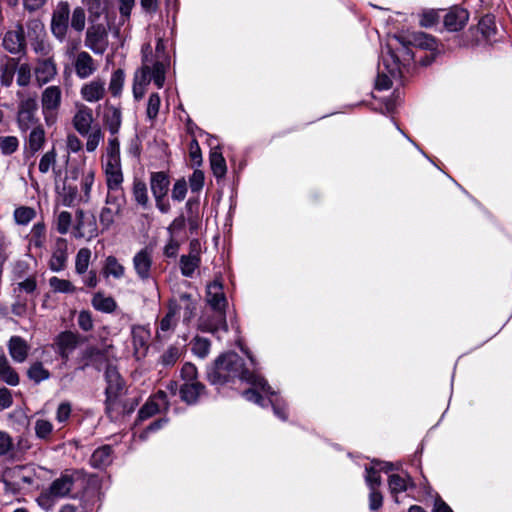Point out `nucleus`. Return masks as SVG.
<instances>
[{
	"label": "nucleus",
	"mask_w": 512,
	"mask_h": 512,
	"mask_svg": "<svg viewBox=\"0 0 512 512\" xmlns=\"http://www.w3.org/2000/svg\"><path fill=\"white\" fill-rule=\"evenodd\" d=\"M208 380L214 385H222L235 378L244 380L253 388L246 390L243 395L248 401H252L262 407L267 404L264 396L272 405L274 414L282 420L287 419L284 402L271 389L266 380L260 375L250 373L244 368L243 359L236 353H226L219 356L213 366L207 372Z\"/></svg>",
	"instance_id": "1"
},
{
	"label": "nucleus",
	"mask_w": 512,
	"mask_h": 512,
	"mask_svg": "<svg viewBox=\"0 0 512 512\" xmlns=\"http://www.w3.org/2000/svg\"><path fill=\"white\" fill-rule=\"evenodd\" d=\"M412 59L413 53L399 38H390L382 51L381 62L378 66L376 88L379 90L389 89L392 85V79L400 77L402 67Z\"/></svg>",
	"instance_id": "2"
},
{
	"label": "nucleus",
	"mask_w": 512,
	"mask_h": 512,
	"mask_svg": "<svg viewBox=\"0 0 512 512\" xmlns=\"http://www.w3.org/2000/svg\"><path fill=\"white\" fill-rule=\"evenodd\" d=\"M165 75L166 65L163 62L156 61L149 65L145 57L142 66L134 74L132 87L134 99L139 101L143 98L151 81L154 82L157 88H162L165 83Z\"/></svg>",
	"instance_id": "3"
},
{
	"label": "nucleus",
	"mask_w": 512,
	"mask_h": 512,
	"mask_svg": "<svg viewBox=\"0 0 512 512\" xmlns=\"http://www.w3.org/2000/svg\"><path fill=\"white\" fill-rule=\"evenodd\" d=\"M149 184L156 207L161 213H168L170 210V203L166 197L170 186L169 176L163 171L151 172Z\"/></svg>",
	"instance_id": "4"
},
{
	"label": "nucleus",
	"mask_w": 512,
	"mask_h": 512,
	"mask_svg": "<svg viewBox=\"0 0 512 512\" xmlns=\"http://www.w3.org/2000/svg\"><path fill=\"white\" fill-rule=\"evenodd\" d=\"M106 387V411L112 417V413L118 409V396L123 390V381L119 372L113 366H108L105 371Z\"/></svg>",
	"instance_id": "5"
},
{
	"label": "nucleus",
	"mask_w": 512,
	"mask_h": 512,
	"mask_svg": "<svg viewBox=\"0 0 512 512\" xmlns=\"http://www.w3.org/2000/svg\"><path fill=\"white\" fill-rule=\"evenodd\" d=\"M70 5L67 1H60L52 12L50 29L52 35L60 42L66 39L69 29Z\"/></svg>",
	"instance_id": "6"
},
{
	"label": "nucleus",
	"mask_w": 512,
	"mask_h": 512,
	"mask_svg": "<svg viewBox=\"0 0 512 512\" xmlns=\"http://www.w3.org/2000/svg\"><path fill=\"white\" fill-rule=\"evenodd\" d=\"M61 100L62 92L58 86H49L42 92V113L48 125L53 124L56 121Z\"/></svg>",
	"instance_id": "7"
},
{
	"label": "nucleus",
	"mask_w": 512,
	"mask_h": 512,
	"mask_svg": "<svg viewBox=\"0 0 512 512\" xmlns=\"http://www.w3.org/2000/svg\"><path fill=\"white\" fill-rule=\"evenodd\" d=\"M125 204V195L107 194L105 206L101 209L99 221L103 229H109L115 222L116 218L122 213Z\"/></svg>",
	"instance_id": "8"
},
{
	"label": "nucleus",
	"mask_w": 512,
	"mask_h": 512,
	"mask_svg": "<svg viewBox=\"0 0 512 512\" xmlns=\"http://www.w3.org/2000/svg\"><path fill=\"white\" fill-rule=\"evenodd\" d=\"M103 171L107 194L125 195L123 191L124 176L121 161H103Z\"/></svg>",
	"instance_id": "9"
},
{
	"label": "nucleus",
	"mask_w": 512,
	"mask_h": 512,
	"mask_svg": "<svg viewBox=\"0 0 512 512\" xmlns=\"http://www.w3.org/2000/svg\"><path fill=\"white\" fill-rule=\"evenodd\" d=\"M178 317L182 313L183 322L188 324L196 315L197 300L188 293H181L179 296L170 300L169 306Z\"/></svg>",
	"instance_id": "10"
},
{
	"label": "nucleus",
	"mask_w": 512,
	"mask_h": 512,
	"mask_svg": "<svg viewBox=\"0 0 512 512\" xmlns=\"http://www.w3.org/2000/svg\"><path fill=\"white\" fill-rule=\"evenodd\" d=\"M85 46L94 54L102 55L108 47V34L102 24L90 26L86 31Z\"/></svg>",
	"instance_id": "11"
},
{
	"label": "nucleus",
	"mask_w": 512,
	"mask_h": 512,
	"mask_svg": "<svg viewBox=\"0 0 512 512\" xmlns=\"http://www.w3.org/2000/svg\"><path fill=\"white\" fill-rule=\"evenodd\" d=\"M37 101L34 97H27L20 101L17 122L20 130L27 131L37 123Z\"/></svg>",
	"instance_id": "12"
},
{
	"label": "nucleus",
	"mask_w": 512,
	"mask_h": 512,
	"mask_svg": "<svg viewBox=\"0 0 512 512\" xmlns=\"http://www.w3.org/2000/svg\"><path fill=\"white\" fill-rule=\"evenodd\" d=\"M74 485V479L70 475H62L55 479L48 490L43 492L40 496V500L53 501L60 498L69 496Z\"/></svg>",
	"instance_id": "13"
},
{
	"label": "nucleus",
	"mask_w": 512,
	"mask_h": 512,
	"mask_svg": "<svg viewBox=\"0 0 512 512\" xmlns=\"http://www.w3.org/2000/svg\"><path fill=\"white\" fill-rule=\"evenodd\" d=\"M132 264L137 277L145 282L152 278L153 256L152 251L143 248L132 259Z\"/></svg>",
	"instance_id": "14"
},
{
	"label": "nucleus",
	"mask_w": 512,
	"mask_h": 512,
	"mask_svg": "<svg viewBox=\"0 0 512 512\" xmlns=\"http://www.w3.org/2000/svg\"><path fill=\"white\" fill-rule=\"evenodd\" d=\"M189 246V254L180 258V270L183 276L191 278L201 263V246L198 240H192Z\"/></svg>",
	"instance_id": "15"
},
{
	"label": "nucleus",
	"mask_w": 512,
	"mask_h": 512,
	"mask_svg": "<svg viewBox=\"0 0 512 512\" xmlns=\"http://www.w3.org/2000/svg\"><path fill=\"white\" fill-rule=\"evenodd\" d=\"M74 129L80 134L85 135L94 129L93 111L90 107L84 104L76 105V112L72 118Z\"/></svg>",
	"instance_id": "16"
},
{
	"label": "nucleus",
	"mask_w": 512,
	"mask_h": 512,
	"mask_svg": "<svg viewBox=\"0 0 512 512\" xmlns=\"http://www.w3.org/2000/svg\"><path fill=\"white\" fill-rule=\"evenodd\" d=\"M79 344V335L71 332H61L55 339L54 347L56 352L62 359L67 361L70 354L76 349Z\"/></svg>",
	"instance_id": "17"
},
{
	"label": "nucleus",
	"mask_w": 512,
	"mask_h": 512,
	"mask_svg": "<svg viewBox=\"0 0 512 512\" xmlns=\"http://www.w3.org/2000/svg\"><path fill=\"white\" fill-rule=\"evenodd\" d=\"M198 328L203 332L212 334H216L220 331L227 332L226 312L214 311L213 316H202L199 319Z\"/></svg>",
	"instance_id": "18"
},
{
	"label": "nucleus",
	"mask_w": 512,
	"mask_h": 512,
	"mask_svg": "<svg viewBox=\"0 0 512 512\" xmlns=\"http://www.w3.org/2000/svg\"><path fill=\"white\" fill-rule=\"evenodd\" d=\"M168 406L167 395L164 391L159 390L151 396L138 412V418L145 420Z\"/></svg>",
	"instance_id": "19"
},
{
	"label": "nucleus",
	"mask_w": 512,
	"mask_h": 512,
	"mask_svg": "<svg viewBox=\"0 0 512 512\" xmlns=\"http://www.w3.org/2000/svg\"><path fill=\"white\" fill-rule=\"evenodd\" d=\"M398 38V36H396ZM399 40L405 44V46L409 49V45H413L415 47L426 49L431 52H435L438 49V43L437 40L426 33L423 32H415L408 36V40H404L403 38L399 37ZM435 57V53L432 54V59L425 64L430 63Z\"/></svg>",
	"instance_id": "20"
},
{
	"label": "nucleus",
	"mask_w": 512,
	"mask_h": 512,
	"mask_svg": "<svg viewBox=\"0 0 512 512\" xmlns=\"http://www.w3.org/2000/svg\"><path fill=\"white\" fill-rule=\"evenodd\" d=\"M206 301L213 311H225L227 299L220 281L215 280L207 285Z\"/></svg>",
	"instance_id": "21"
},
{
	"label": "nucleus",
	"mask_w": 512,
	"mask_h": 512,
	"mask_svg": "<svg viewBox=\"0 0 512 512\" xmlns=\"http://www.w3.org/2000/svg\"><path fill=\"white\" fill-rule=\"evenodd\" d=\"M105 81L99 78L93 79L82 85L80 95L83 100L94 103L102 100L105 96Z\"/></svg>",
	"instance_id": "22"
},
{
	"label": "nucleus",
	"mask_w": 512,
	"mask_h": 512,
	"mask_svg": "<svg viewBox=\"0 0 512 512\" xmlns=\"http://www.w3.org/2000/svg\"><path fill=\"white\" fill-rule=\"evenodd\" d=\"M36 82L43 86L52 81L57 74V67L51 58L38 60L34 68Z\"/></svg>",
	"instance_id": "23"
},
{
	"label": "nucleus",
	"mask_w": 512,
	"mask_h": 512,
	"mask_svg": "<svg viewBox=\"0 0 512 512\" xmlns=\"http://www.w3.org/2000/svg\"><path fill=\"white\" fill-rule=\"evenodd\" d=\"M68 243L63 238H58L49 261V267L54 272L62 271L68 259Z\"/></svg>",
	"instance_id": "24"
},
{
	"label": "nucleus",
	"mask_w": 512,
	"mask_h": 512,
	"mask_svg": "<svg viewBox=\"0 0 512 512\" xmlns=\"http://www.w3.org/2000/svg\"><path fill=\"white\" fill-rule=\"evenodd\" d=\"M75 73L80 79L90 77L97 70V65L92 56L86 52H79L74 61Z\"/></svg>",
	"instance_id": "25"
},
{
	"label": "nucleus",
	"mask_w": 512,
	"mask_h": 512,
	"mask_svg": "<svg viewBox=\"0 0 512 512\" xmlns=\"http://www.w3.org/2000/svg\"><path fill=\"white\" fill-rule=\"evenodd\" d=\"M469 19V12L461 7H453L444 18L445 27L449 31H460Z\"/></svg>",
	"instance_id": "26"
},
{
	"label": "nucleus",
	"mask_w": 512,
	"mask_h": 512,
	"mask_svg": "<svg viewBox=\"0 0 512 512\" xmlns=\"http://www.w3.org/2000/svg\"><path fill=\"white\" fill-rule=\"evenodd\" d=\"M98 235V228L95 217L93 215L86 216L83 212H79L78 222L76 225V236L86 238L88 240Z\"/></svg>",
	"instance_id": "27"
},
{
	"label": "nucleus",
	"mask_w": 512,
	"mask_h": 512,
	"mask_svg": "<svg viewBox=\"0 0 512 512\" xmlns=\"http://www.w3.org/2000/svg\"><path fill=\"white\" fill-rule=\"evenodd\" d=\"M4 48L12 54L21 52L25 46L24 31L21 27L8 31L3 38Z\"/></svg>",
	"instance_id": "28"
},
{
	"label": "nucleus",
	"mask_w": 512,
	"mask_h": 512,
	"mask_svg": "<svg viewBox=\"0 0 512 512\" xmlns=\"http://www.w3.org/2000/svg\"><path fill=\"white\" fill-rule=\"evenodd\" d=\"M132 196L135 203L142 209L147 210L151 207V202L148 195V188L143 180L139 178H135L133 180Z\"/></svg>",
	"instance_id": "29"
},
{
	"label": "nucleus",
	"mask_w": 512,
	"mask_h": 512,
	"mask_svg": "<svg viewBox=\"0 0 512 512\" xmlns=\"http://www.w3.org/2000/svg\"><path fill=\"white\" fill-rule=\"evenodd\" d=\"M204 391L205 387L200 382L184 383L180 388L181 399L188 404H194Z\"/></svg>",
	"instance_id": "30"
},
{
	"label": "nucleus",
	"mask_w": 512,
	"mask_h": 512,
	"mask_svg": "<svg viewBox=\"0 0 512 512\" xmlns=\"http://www.w3.org/2000/svg\"><path fill=\"white\" fill-rule=\"evenodd\" d=\"M178 318V315L168 307L167 314L161 319L159 323V327L157 329V337L160 339L167 338L171 332L174 331Z\"/></svg>",
	"instance_id": "31"
},
{
	"label": "nucleus",
	"mask_w": 512,
	"mask_h": 512,
	"mask_svg": "<svg viewBox=\"0 0 512 512\" xmlns=\"http://www.w3.org/2000/svg\"><path fill=\"white\" fill-rule=\"evenodd\" d=\"M102 274L105 278L113 277L115 279H120L125 275V267L115 256L110 255L104 261Z\"/></svg>",
	"instance_id": "32"
},
{
	"label": "nucleus",
	"mask_w": 512,
	"mask_h": 512,
	"mask_svg": "<svg viewBox=\"0 0 512 512\" xmlns=\"http://www.w3.org/2000/svg\"><path fill=\"white\" fill-rule=\"evenodd\" d=\"M58 194L64 206H72L77 200H79L77 185L69 179H65L62 188L58 191Z\"/></svg>",
	"instance_id": "33"
},
{
	"label": "nucleus",
	"mask_w": 512,
	"mask_h": 512,
	"mask_svg": "<svg viewBox=\"0 0 512 512\" xmlns=\"http://www.w3.org/2000/svg\"><path fill=\"white\" fill-rule=\"evenodd\" d=\"M9 353L17 362H23L28 353V345L21 337L14 336L9 341Z\"/></svg>",
	"instance_id": "34"
},
{
	"label": "nucleus",
	"mask_w": 512,
	"mask_h": 512,
	"mask_svg": "<svg viewBox=\"0 0 512 512\" xmlns=\"http://www.w3.org/2000/svg\"><path fill=\"white\" fill-rule=\"evenodd\" d=\"M149 339V332L141 326L132 329V341L135 348V354L144 355L147 349Z\"/></svg>",
	"instance_id": "35"
},
{
	"label": "nucleus",
	"mask_w": 512,
	"mask_h": 512,
	"mask_svg": "<svg viewBox=\"0 0 512 512\" xmlns=\"http://www.w3.org/2000/svg\"><path fill=\"white\" fill-rule=\"evenodd\" d=\"M104 122L112 135H116L121 127L122 115L120 109L108 107L104 113Z\"/></svg>",
	"instance_id": "36"
},
{
	"label": "nucleus",
	"mask_w": 512,
	"mask_h": 512,
	"mask_svg": "<svg viewBox=\"0 0 512 512\" xmlns=\"http://www.w3.org/2000/svg\"><path fill=\"white\" fill-rule=\"evenodd\" d=\"M210 165L216 178L225 176L227 171L226 161L218 147L212 149L210 152Z\"/></svg>",
	"instance_id": "37"
},
{
	"label": "nucleus",
	"mask_w": 512,
	"mask_h": 512,
	"mask_svg": "<svg viewBox=\"0 0 512 512\" xmlns=\"http://www.w3.org/2000/svg\"><path fill=\"white\" fill-rule=\"evenodd\" d=\"M95 180V172L90 169L81 178L79 201L88 203L91 199V190Z\"/></svg>",
	"instance_id": "38"
},
{
	"label": "nucleus",
	"mask_w": 512,
	"mask_h": 512,
	"mask_svg": "<svg viewBox=\"0 0 512 512\" xmlns=\"http://www.w3.org/2000/svg\"><path fill=\"white\" fill-rule=\"evenodd\" d=\"M111 454L112 449L110 446H102L93 452L90 463L94 468L106 467L112 461Z\"/></svg>",
	"instance_id": "39"
},
{
	"label": "nucleus",
	"mask_w": 512,
	"mask_h": 512,
	"mask_svg": "<svg viewBox=\"0 0 512 512\" xmlns=\"http://www.w3.org/2000/svg\"><path fill=\"white\" fill-rule=\"evenodd\" d=\"M93 307L101 312L111 313L115 311L117 304L114 298L105 296L102 293H96L92 298Z\"/></svg>",
	"instance_id": "40"
},
{
	"label": "nucleus",
	"mask_w": 512,
	"mask_h": 512,
	"mask_svg": "<svg viewBox=\"0 0 512 512\" xmlns=\"http://www.w3.org/2000/svg\"><path fill=\"white\" fill-rule=\"evenodd\" d=\"M0 380L9 385L15 386L19 383L17 373L9 366L4 355H0Z\"/></svg>",
	"instance_id": "41"
},
{
	"label": "nucleus",
	"mask_w": 512,
	"mask_h": 512,
	"mask_svg": "<svg viewBox=\"0 0 512 512\" xmlns=\"http://www.w3.org/2000/svg\"><path fill=\"white\" fill-rule=\"evenodd\" d=\"M388 485L392 494L404 492L408 489L412 482L409 476H401L398 474H392L389 476Z\"/></svg>",
	"instance_id": "42"
},
{
	"label": "nucleus",
	"mask_w": 512,
	"mask_h": 512,
	"mask_svg": "<svg viewBox=\"0 0 512 512\" xmlns=\"http://www.w3.org/2000/svg\"><path fill=\"white\" fill-rule=\"evenodd\" d=\"M54 426L51 421L44 418H37L34 424L35 435L38 439L48 441L51 439Z\"/></svg>",
	"instance_id": "43"
},
{
	"label": "nucleus",
	"mask_w": 512,
	"mask_h": 512,
	"mask_svg": "<svg viewBox=\"0 0 512 512\" xmlns=\"http://www.w3.org/2000/svg\"><path fill=\"white\" fill-rule=\"evenodd\" d=\"M45 142V132L41 126L32 129L28 139L29 150L32 153L39 151Z\"/></svg>",
	"instance_id": "44"
},
{
	"label": "nucleus",
	"mask_w": 512,
	"mask_h": 512,
	"mask_svg": "<svg viewBox=\"0 0 512 512\" xmlns=\"http://www.w3.org/2000/svg\"><path fill=\"white\" fill-rule=\"evenodd\" d=\"M36 216V211L32 207L20 206L14 210L13 218L18 225H27Z\"/></svg>",
	"instance_id": "45"
},
{
	"label": "nucleus",
	"mask_w": 512,
	"mask_h": 512,
	"mask_svg": "<svg viewBox=\"0 0 512 512\" xmlns=\"http://www.w3.org/2000/svg\"><path fill=\"white\" fill-rule=\"evenodd\" d=\"M211 342L209 339L196 336L191 341L192 352L199 358H205L210 352Z\"/></svg>",
	"instance_id": "46"
},
{
	"label": "nucleus",
	"mask_w": 512,
	"mask_h": 512,
	"mask_svg": "<svg viewBox=\"0 0 512 512\" xmlns=\"http://www.w3.org/2000/svg\"><path fill=\"white\" fill-rule=\"evenodd\" d=\"M91 258V251L88 248H81L76 255L75 271L79 275L87 272Z\"/></svg>",
	"instance_id": "47"
},
{
	"label": "nucleus",
	"mask_w": 512,
	"mask_h": 512,
	"mask_svg": "<svg viewBox=\"0 0 512 512\" xmlns=\"http://www.w3.org/2000/svg\"><path fill=\"white\" fill-rule=\"evenodd\" d=\"M16 74V60L9 59L1 68L0 82L4 87H9L13 83Z\"/></svg>",
	"instance_id": "48"
},
{
	"label": "nucleus",
	"mask_w": 512,
	"mask_h": 512,
	"mask_svg": "<svg viewBox=\"0 0 512 512\" xmlns=\"http://www.w3.org/2000/svg\"><path fill=\"white\" fill-rule=\"evenodd\" d=\"M16 484L20 489L38 487V482L37 478L35 477V474L32 472V470H26L24 468L20 469Z\"/></svg>",
	"instance_id": "49"
},
{
	"label": "nucleus",
	"mask_w": 512,
	"mask_h": 512,
	"mask_svg": "<svg viewBox=\"0 0 512 512\" xmlns=\"http://www.w3.org/2000/svg\"><path fill=\"white\" fill-rule=\"evenodd\" d=\"M83 136L87 138L86 150L88 152H94L104 138V135L99 125H95L94 129H92L90 132Z\"/></svg>",
	"instance_id": "50"
},
{
	"label": "nucleus",
	"mask_w": 512,
	"mask_h": 512,
	"mask_svg": "<svg viewBox=\"0 0 512 512\" xmlns=\"http://www.w3.org/2000/svg\"><path fill=\"white\" fill-rule=\"evenodd\" d=\"M16 82L20 87H26L31 82L32 68L28 63L18 64L16 62Z\"/></svg>",
	"instance_id": "51"
},
{
	"label": "nucleus",
	"mask_w": 512,
	"mask_h": 512,
	"mask_svg": "<svg viewBox=\"0 0 512 512\" xmlns=\"http://www.w3.org/2000/svg\"><path fill=\"white\" fill-rule=\"evenodd\" d=\"M104 161H121L120 157V143L116 135H112L108 139L106 148V155Z\"/></svg>",
	"instance_id": "52"
},
{
	"label": "nucleus",
	"mask_w": 512,
	"mask_h": 512,
	"mask_svg": "<svg viewBox=\"0 0 512 512\" xmlns=\"http://www.w3.org/2000/svg\"><path fill=\"white\" fill-rule=\"evenodd\" d=\"M71 28L76 32H82L86 25L85 10L78 6L71 12Z\"/></svg>",
	"instance_id": "53"
},
{
	"label": "nucleus",
	"mask_w": 512,
	"mask_h": 512,
	"mask_svg": "<svg viewBox=\"0 0 512 512\" xmlns=\"http://www.w3.org/2000/svg\"><path fill=\"white\" fill-rule=\"evenodd\" d=\"M478 29L486 40H490L496 31L494 18L490 15L482 17L478 23Z\"/></svg>",
	"instance_id": "54"
},
{
	"label": "nucleus",
	"mask_w": 512,
	"mask_h": 512,
	"mask_svg": "<svg viewBox=\"0 0 512 512\" xmlns=\"http://www.w3.org/2000/svg\"><path fill=\"white\" fill-rule=\"evenodd\" d=\"M49 285L54 292L59 293H73L76 290L75 286L69 280L60 279L55 276L49 279Z\"/></svg>",
	"instance_id": "55"
},
{
	"label": "nucleus",
	"mask_w": 512,
	"mask_h": 512,
	"mask_svg": "<svg viewBox=\"0 0 512 512\" xmlns=\"http://www.w3.org/2000/svg\"><path fill=\"white\" fill-rule=\"evenodd\" d=\"M181 349L177 346H170L162 355L161 363L164 366H173L181 357Z\"/></svg>",
	"instance_id": "56"
},
{
	"label": "nucleus",
	"mask_w": 512,
	"mask_h": 512,
	"mask_svg": "<svg viewBox=\"0 0 512 512\" xmlns=\"http://www.w3.org/2000/svg\"><path fill=\"white\" fill-rule=\"evenodd\" d=\"M28 376L35 383H39L49 378L50 374L41 363L33 364L28 370Z\"/></svg>",
	"instance_id": "57"
},
{
	"label": "nucleus",
	"mask_w": 512,
	"mask_h": 512,
	"mask_svg": "<svg viewBox=\"0 0 512 512\" xmlns=\"http://www.w3.org/2000/svg\"><path fill=\"white\" fill-rule=\"evenodd\" d=\"M19 146L18 138L15 136H3L0 137V149L5 155L14 153Z\"/></svg>",
	"instance_id": "58"
},
{
	"label": "nucleus",
	"mask_w": 512,
	"mask_h": 512,
	"mask_svg": "<svg viewBox=\"0 0 512 512\" xmlns=\"http://www.w3.org/2000/svg\"><path fill=\"white\" fill-rule=\"evenodd\" d=\"M365 480L369 489H378L381 484V477L379 475V469L373 464L371 467L366 468Z\"/></svg>",
	"instance_id": "59"
},
{
	"label": "nucleus",
	"mask_w": 512,
	"mask_h": 512,
	"mask_svg": "<svg viewBox=\"0 0 512 512\" xmlns=\"http://www.w3.org/2000/svg\"><path fill=\"white\" fill-rule=\"evenodd\" d=\"M160 105H161V100H160L159 95L157 93H152L149 96L148 103H147V109H146L147 117L150 120L156 119L158 112H159Z\"/></svg>",
	"instance_id": "60"
},
{
	"label": "nucleus",
	"mask_w": 512,
	"mask_h": 512,
	"mask_svg": "<svg viewBox=\"0 0 512 512\" xmlns=\"http://www.w3.org/2000/svg\"><path fill=\"white\" fill-rule=\"evenodd\" d=\"M124 83V74L121 70H117L112 74L109 90L113 96L120 94Z\"/></svg>",
	"instance_id": "61"
},
{
	"label": "nucleus",
	"mask_w": 512,
	"mask_h": 512,
	"mask_svg": "<svg viewBox=\"0 0 512 512\" xmlns=\"http://www.w3.org/2000/svg\"><path fill=\"white\" fill-rule=\"evenodd\" d=\"M45 240V225L43 223H36L31 229V243L37 247H41Z\"/></svg>",
	"instance_id": "62"
},
{
	"label": "nucleus",
	"mask_w": 512,
	"mask_h": 512,
	"mask_svg": "<svg viewBox=\"0 0 512 512\" xmlns=\"http://www.w3.org/2000/svg\"><path fill=\"white\" fill-rule=\"evenodd\" d=\"M56 163V152L54 150L46 152L40 159L39 171L46 174Z\"/></svg>",
	"instance_id": "63"
},
{
	"label": "nucleus",
	"mask_w": 512,
	"mask_h": 512,
	"mask_svg": "<svg viewBox=\"0 0 512 512\" xmlns=\"http://www.w3.org/2000/svg\"><path fill=\"white\" fill-rule=\"evenodd\" d=\"M187 193V183L185 179L177 180L172 188L171 197L174 201L181 202L185 199Z\"/></svg>",
	"instance_id": "64"
}]
</instances>
